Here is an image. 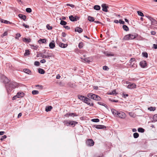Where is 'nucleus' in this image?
Here are the masks:
<instances>
[{
  "instance_id": "obj_43",
  "label": "nucleus",
  "mask_w": 157,
  "mask_h": 157,
  "mask_svg": "<svg viewBox=\"0 0 157 157\" xmlns=\"http://www.w3.org/2000/svg\"><path fill=\"white\" fill-rule=\"evenodd\" d=\"M153 120L154 121H157V114H155L153 116Z\"/></svg>"
},
{
  "instance_id": "obj_2",
  "label": "nucleus",
  "mask_w": 157,
  "mask_h": 157,
  "mask_svg": "<svg viewBox=\"0 0 157 157\" xmlns=\"http://www.w3.org/2000/svg\"><path fill=\"white\" fill-rule=\"evenodd\" d=\"M64 125L68 126H74L75 124L78 123L77 122L68 120H65L63 122Z\"/></svg>"
},
{
  "instance_id": "obj_1",
  "label": "nucleus",
  "mask_w": 157,
  "mask_h": 157,
  "mask_svg": "<svg viewBox=\"0 0 157 157\" xmlns=\"http://www.w3.org/2000/svg\"><path fill=\"white\" fill-rule=\"evenodd\" d=\"M17 83L14 82H11L7 83L6 85V88L8 93L11 91L13 90L17 86Z\"/></svg>"
},
{
  "instance_id": "obj_3",
  "label": "nucleus",
  "mask_w": 157,
  "mask_h": 157,
  "mask_svg": "<svg viewBox=\"0 0 157 157\" xmlns=\"http://www.w3.org/2000/svg\"><path fill=\"white\" fill-rule=\"evenodd\" d=\"M87 96L88 98L97 101H100L101 99L99 96L92 93H89Z\"/></svg>"
},
{
  "instance_id": "obj_25",
  "label": "nucleus",
  "mask_w": 157,
  "mask_h": 157,
  "mask_svg": "<svg viewBox=\"0 0 157 157\" xmlns=\"http://www.w3.org/2000/svg\"><path fill=\"white\" fill-rule=\"evenodd\" d=\"M38 72L42 74H43L45 73V71L42 69L39 68L38 69Z\"/></svg>"
},
{
  "instance_id": "obj_42",
  "label": "nucleus",
  "mask_w": 157,
  "mask_h": 157,
  "mask_svg": "<svg viewBox=\"0 0 157 157\" xmlns=\"http://www.w3.org/2000/svg\"><path fill=\"white\" fill-rule=\"evenodd\" d=\"M137 13H138V14L139 16H140L141 17H144V14L142 12L140 11H137Z\"/></svg>"
},
{
  "instance_id": "obj_24",
  "label": "nucleus",
  "mask_w": 157,
  "mask_h": 157,
  "mask_svg": "<svg viewBox=\"0 0 157 157\" xmlns=\"http://www.w3.org/2000/svg\"><path fill=\"white\" fill-rule=\"evenodd\" d=\"M151 25H157V21L153 18L151 21Z\"/></svg>"
},
{
  "instance_id": "obj_31",
  "label": "nucleus",
  "mask_w": 157,
  "mask_h": 157,
  "mask_svg": "<svg viewBox=\"0 0 157 157\" xmlns=\"http://www.w3.org/2000/svg\"><path fill=\"white\" fill-rule=\"evenodd\" d=\"M117 94V93H116L115 90H113L109 93V94L113 95H116Z\"/></svg>"
},
{
  "instance_id": "obj_51",
  "label": "nucleus",
  "mask_w": 157,
  "mask_h": 157,
  "mask_svg": "<svg viewBox=\"0 0 157 157\" xmlns=\"http://www.w3.org/2000/svg\"><path fill=\"white\" fill-rule=\"evenodd\" d=\"M40 64V62L38 61H36L35 62H34V65L35 66H39Z\"/></svg>"
},
{
  "instance_id": "obj_50",
  "label": "nucleus",
  "mask_w": 157,
  "mask_h": 157,
  "mask_svg": "<svg viewBox=\"0 0 157 157\" xmlns=\"http://www.w3.org/2000/svg\"><path fill=\"white\" fill-rule=\"evenodd\" d=\"M7 137V136L6 135H4L2 136L1 138L0 139V140L1 141H3L4 139H6Z\"/></svg>"
},
{
  "instance_id": "obj_16",
  "label": "nucleus",
  "mask_w": 157,
  "mask_h": 157,
  "mask_svg": "<svg viewBox=\"0 0 157 157\" xmlns=\"http://www.w3.org/2000/svg\"><path fill=\"white\" fill-rule=\"evenodd\" d=\"M38 42L39 44L42 43L46 44L47 43V40L46 39H40L39 40Z\"/></svg>"
},
{
  "instance_id": "obj_7",
  "label": "nucleus",
  "mask_w": 157,
  "mask_h": 157,
  "mask_svg": "<svg viewBox=\"0 0 157 157\" xmlns=\"http://www.w3.org/2000/svg\"><path fill=\"white\" fill-rule=\"evenodd\" d=\"M86 144L88 146H92L94 145V142L92 140L88 139L86 141Z\"/></svg>"
},
{
  "instance_id": "obj_56",
  "label": "nucleus",
  "mask_w": 157,
  "mask_h": 157,
  "mask_svg": "<svg viewBox=\"0 0 157 157\" xmlns=\"http://www.w3.org/2000/svg\"><path fill=\"white\" fill-rule=\"evenodd\" d=\"M156 32L154 31H151V35H155L156 34Z\"/></svg>"
},
{
  "instance_id": "obj_35",
  "label": "nucleus",
  "mask_w": 157,
  "mask_h": 157,
  "mask_svg": "<svg viewBox=\"0 0 157 157\" xmlns=\"http://www.w3.org/2000/svg\"><path fill=\"white\" fill-rule=\"evenodd\" d=\"M60 24L64 26L67 24V22L61 20L60 21Z\"/></svg>"
},
{
  "instance_id": "obj_48",
  "label": "nucleus",
  "mask_w": 157,
  "mask_h": 157,
  "mask_svg": "<svg viewBox=\"0 0 157 157\" xmlns=\"http://www.w3.org/2000/svg\"><path fill=\"white\" fill-rule=\"evenodd\" d=\"M135 60V59L134 58H132L130 60V65H132V63Z\"/></svg>"
},
{
  "instance_id": "obj_21",
  "label": "nucleus",
  "mask_w": 157,
  "mask_h": 157,
  "mask_svg": "<svg viewBox=\"0 0 157 157\" xmlns=\"http://www.w3.org/2000/svg\"><path fill=\"white\" fill-rule=\"evenodd\" d=\"M78 98L80 100L84 102L86 97L82 95H78Z\"/></svg>"
},
{
  "instance_id": "obj_41",
  "label": "nucleus",
  "mask_w": 157,
  "mask_h": 157,
  "mask_svg": "<svg viewBox=\"0 0 157 157\" xmlns=\"http://www.w3.org/2000/svg\"><path fill=\"white\" fill-rule=\"evenodd\" d=\"M21 36V34L19 33H17L16 34V36L15 37V38L17 39H18Z\"/></svg>"
},
{
  "instance_id": "obj_17",
  "label": "nucleus",
  "mask_w": 157,
  "mask_h": 157,
  "mask_svg": "<svg viewBox=\"0 0 157 157\" xmlns=\"http://www.w3.org/2000/svg\"><path fill=\"white\" fill-rule=\"evenodd\" d=\"M49 46L51 48L53 49L55 47V42L52 40L51 42L49 44Z\"/></svg>"
},
{
  "instance_id": "obj_40",
  "label": "nucleus",
  "mask_w": 157,
  "mask_h": 157,
  "mask_svg": "<svg viewBox=\"0 0 157 157\" xmlns=\"http://www.w3.org/2000/svg\"><path fill=\"white\" fill-rule=\"evenodd\" d=\"M143 56L147 58L148 56V54L146 52H144L142 54Z\"/></svg>"
},
{
  "instance_id": "obj_52",
  "label": "nucleus",
  "mask_w": 157,
  "mask_h": 157,
  "mask_svg": "<svg viewBox=\"0 0 157 157\" xmlns=\"http://www.w3.org/2000/svg\"><path fill=\"white\" fill-rule=\"evenodd\" d=\"M4 23L6 24H11V22H10L9 21H8L7 20H5L4 21Z\"/></svg>"
},
{
  "instance_id": "obj_23",
  "label": "nucleus",
  "mask_w": 157,
  "mask_h": 157,
  "mask_svg": "<svg viewBox=\"0 0 157 157\" xmlns=\"http://www.w3.org/2000/svg\"><path fill=\"white\" fill-rule=\"evenodd\" d=\"M23 41L24 42L29 43L31 42V39H27L26 38H23Z\"/></svg>"
},
{
  "instance_id": "obj_15",
  "label": "nucleus",
  "mask_w": 157,
  "mask_h": 157,
  "mask_svg": "<svg viewBox=\"0 0 157 157\" xmlns=\"http://www.w3.org/2000/svg\"><path fill=\"white\" fill-rule=\"evenodd\" d=\"M24 93L23 92H18L16 96H17V98H21L24 96Z\"/></svg>"
},
{
  "instance_id": "obj_36",
  "label": "nucleus",
  "mask_w": 157,
  "mask_h": 157,
  "mask_svg": "<svg viewBox=\"0 0 157 157\" xmlns=\"http://www.w3.org/2000/svg\"><path fill=\"white\" fill-rule=\"evenodd\" d=\"M29 50H27L25 51V52L24 54V56H25L29 54Z\"/></svg>"
},
{
  "instance_id": "obj_57",
  "label": "nucleus",
  "mask_w": 157,
  "mask_h": 157,
  "mask_svg": "<svg viewBox=\"0 0 157 157\" xmlns=\"http://www.w3.org/2000/svg\"><path fill=\"white\" fill-rule=\"evenodd\" d=\"M67 6H70L72 8H74L75 7V6L74 5L71 4H67Z\"/></svg>"
},
{
  "instance_id": "obj_37",
  "label": "nucleus",
  "mask_w": 157,
  "mask_h": 157,
  "mask_svg": "<svg viewBox=\"0 0 157 157\" xmlns=\"http://www.w3.org/2000/svg\"><path fill=\"white\" fill-rule=\"evenodd\" d=\"M39 92L36 90H33L32 91V94L33 95H36L38 94Z\"/></svg>"
},
{
  "instance_id": "obj_34",
  "label": "nucleus",
  "mask_w": 157,
  "mask_h": 157,
  "mask_svg": "<svg viewBox=\"0 0 157 157\" xmlns=\"http://www.w3.org/2000/svg\"><path fill=\"white\" fill-rule=\"evenodd\" d=\"M30 46L32 49L35 50H37L38 47V46H37L36 45L35 46L34 45H31Z\"/></svg>"
},
{
  "instance_id": "obj_5",
  "label": "nucleus",
  "mask_w": 157,
  "mask_h": 157,
  "mask_svg": "<svg viewBox=\"0 0 157 157\" xmlns=\"http://www.w3.org/2000/svg\"><path fill=\"white\" fill-rule=\"evenodd\" d=\"M117 116L116 117H119L122 119H124L126 117V115L125 113L121 111H119Z\"/></svg>"
},
{
  "instance_id": "obj_60",
  "label": "nucleus",
  "mask_w": 157,
  "mask_h": 157,
  "mask_svg": "<svg viewBox=\"0 0 157 157\" xmlns=\"http://www.w3.org/2000/svg\"><path fill=\"white\" fill-rule=\"evenodd\" d=\"M131 65L132 66V67H133L134 68L136 67V63H132V65Z\"/></svg>"
},
{
  "instance_id": "obj_6",
  "label": "nucleus",
  "mask_w": 157,
  "mask_h": 157,
  "mask_svg": "<svg viewBox=\"0 0 157 157\" xmlns=\"http://www.w3.org/2000/svg\"><path fill=\"white\" fill-rule=\"evenodd\" d=\"M84 102L91 106H93L94 105V104L92 102L90 98H89L87 97L86 98Z\"/></svg>"
},
{
  "instance_id": "obj_64",
  "label": "nucleus",
  "mask_w": 157,
  "mask_h": 157,
  "mask_svg": "<svg viewBox=\"0 0 157 157\" xmlns=\"http://www.w3.org/2000/svg\"><path fill=\"white\" fill-rule=\"evenodd\" d=\"M23 26L26 28H29V26H28L26 25H25V24L24 23L23 24Z\"/></svg>"
},
{
  "instance_id": "obj_4",
  "label": "nucleus",
  "mask_w": 157,
  "mask_h": 157,
  "mask_svg": "<svg viewBox=\"0 0 157 157\" xmlns=\"http://www.w3.org/2000/svg\"><path fill=\"white\" fill-rule=\"evenodd\" d=\"M137 35L136 34H128L125 35L124 39L125 40H132L135 39Z\"/></svg>"
},
{
  "instance_id": "obj_13",
  "label": "nucleus",
  "mask_w": 157,
  "mask_h": 157,
  "mask_svg": "<svg viewBox=\"0 0 157 157\" xmlns=\"http://www.w3.org/2000/svg\"><path fill=\"white\" fill-rule=\"evenodd\" d=\"M57 44L59 45L60 47L63 48H66L67 46V44H65L61 42H59V43L57 42Z\"/></svg>"
},
{
  "instance_id": "obj_58",
  "label": "nucleus",
  "mask_w": 157,
  "mask_h": 157,
  "mask_svg": "<svg viewBox=\"0 0 157 157\" xmlns=\"http://www.w3.org/2000/svg\"><path fill=\"white\" fill-rule=\"evenodd\" d=\"M64 28L65 29L68 30L70 29V28L67 25H65L63 26Z\"/></svg>"
},
{
  "instance_id": "obj_22",
  "label": "nucleus",
  "mask_w": 157,
  "mask_h": 157,
  "mask_svg": "<svg viewBox=\"0 0 157 157\" xmlns=\"http://www.w3.org/2000/svg\"><path fill=\"white\" fill-rule=\"evenodd\" d=\"M24 72L29 75L31 74V72L30 70L28 69H24L23 70Z\"/></svg>"
},
{
  "instance_id": "obj_38",
  "label": "nucleus",
  "mask_w": 157,
  "mask_h": 157,
  "mask_svg": "<svg viewBox=\"0 0 157 157\" xmlns=\"http://www.w3.org/2000/svg\"><path fill=\"white\" fill-rule=\"evenodd\" d=\"M128 114L131 117H135V115L134 113L133 112H129Z\"/></svg>"
},
{
  "instance_id": "obj_11",
  "label": "nucleus",
  "mask_w": 157,
  "mask_h": 157,
  "mask_svg": "<svg viewBox=\"0 0 157 157\" xmlns=\"http://www.w3.org/2000/svg\"><path fill=\"white\" fill-rule=\"evenodd\" d=\"M127 88L129 89H132L135 88L136 87V85L135 83H132L130 85H128L127 86Z\"/></svg>"
},
{
  "instance_id": "obj_12",
  "label": "nucleus",
  "mask_w": 157,
  "mask_h": 157,
  "mask_svg": "<svg viewBox=\"0 0 157 157\" xmlns=\"http://www.w3.org/2000/svg\"><path fill=\"white\" fill-rule=\"evenodd\" d=\"M94 126L96 128L98 129H104L106 128V127L105 126L102 125H95Z\"/></svg>"
},
{
  "instance_id": "obj_45",
  "label": "nucleus",
  "mask_w": 157,
  "mask_h": 157,
  "mask_svg": "<svg viewBox=\"0 0 157 157\" xmlns=\"http://www.w3.org/2000/svg\"><path fill=\"white\" fill-rule=\"evenodd\" d=\"M36 86L37 87V89H42L43 87L42 86L38 85H36Z\"/></svg>"
},
{
  "instance_id": "obj_55",
  "label": "nucleus",
  "mask_w": 157,
  "mask_h": 157,
  "mask_svg": "<svg viewBox=\"0 0 157 157\" xmlns=\"http://www.w3.org/2000/svg\"><path fill=\"white\" fill-rule=\"evenodd\" d=\"M98 104H99V105H103V106H105V105L107 106V105H105V104L104 105V103H103L101 102H98Z\"/></svg>"
},
{
  "instance_id": "obj_27",
  "label": "nucleus",
  "mask_w": 157,
  "mask_h": 157,
  "mask_svg": "<svg viewBox=\"0 0 157 157\" xmlns=\"http://www.w3.org/2000/svg\"><path fill=\"white\" fill-rule=\"evenodd\" d=\"M52 56V54L49 53L47 55H43V56L42 57L43 58H49V57H51Z\"/></svg>"
},
{
  "instance_id": "obj_14",
  "label": "nucleus",
  "mask_w": 157,
  "mask_h": 157,
  "mask_svg": "<svg viewBox=\"0 0 157 157\" xmlns=\"http://www.w3.org/2000/svg\"><path fill=\"white\" fill-rule=\"evenodd\" d=\"M111 112L112 114L115 117H117V114L118 113L119 111H117L116 110L114 109H111Z\"/></svg>"
},
{
  "instance_id": "obj_53",
  "label": "nucleus",
  "mask_w": 157,
  "mask_h": 157,
  "mask_svg": "<svg viewBox=\"0 0 157 157\" xmlns=\"http://www.w3.org/2000/svg\"><path fill=\"white\" fill-rule=\"evenodd\" d=\"M103 69L105 70H108L109 69V68L107 66H105L103 67Z\"/></svg>"
},
{
  "instance_id": "obj_30",
  "label": "nucleus",
  "mask_w": 157,
  "mask_h": 157,
  "mask_svg": "<svg viewBox=\"0 0 157 157\" xmlns=\"http://www.w3.org/2000/svg\"><path fill=\"white\" fill-rule=\"evenodd\" d=\"M138 131L139 132L143 133L144 132L145 130L142 128H139L138 129Z\"/></svg>"
},
{
  "instance_id": "obj_9",
  "label": "nucleus",
  "mask_w": 157,
  "mask_h": 157,
  "mask_svg": "<svg viewBox=\"0 0 157 157\" xmlns=\"http://www.w3.org/2000/svg\"><path fill=\"white\" fill-rule=\"evenodd\" d=\"M70 20L72 21H76L77 20L79 19V18L78 17L75 16V17H74L73 15H71L69 17Z\"/></svg>"
},
{
  "instance_id": "obj_54",
  "label": "nucleus",
  "mask_w": 157,
  "mask_h": 157,
  "mask_svg": "<svg viewBox=\"0 0 157 157\" xmlns=\"http://www.w3.org/2000/svg\"><path fill=\"white\" fill-rule=\"evenodd\" d=\"M83 47V44L82 43H80L78 44V47L80 48H81Z\"/></svg>"
},
{
  "instance_id": "obj_18",
  "label": "nucleus",
  "mask_w": 157,
  "mask_h": 157,
  "mask_svg": "<svg viewBox=\"0 0 157 157\" xmlns=\"http://www.w3.org/2000/svg\"><path fill=\"white\" fill-rule=\"evenodd\" d=\"M83 31L82 29L80 27H77L75 29V31L78 32L79 33H81Z\"/></svg>"
},
{
  "instance_id": "obj_62",
  "label": "nucleus",
  "mask_w": 157,
  "mask_h": 157,
  "mask_svg": "<svg viewBox=\"0 0 157 157\" xmlns=\"http://www.w3.org/2000/svg\"><path fill=\"white\" fill-rule=\"evenodd\" d=\"M119 23L121 24H124L125 23L124 22V21H122L121 20H119Z\"/></svg>"
},
{
  "instance_id": "obj_28",
  "label": "nucleus",
  "mask_w": 157,
  "mask_h": 157,
  "mask_svg": "<svg viewBox=\"0 0 157 157\" xmlns=\"http://www.w3.org/2000/svg\"><path fill=\"white\" fill-rule=\"evenodd\" d=\"M52 108V107L51 106H49L48 107H46L45 109V111L46 112H48L51 110Z\"/></svg>"
},
{
  "instance_id": "obj_26",
  "label": "nucleus",
  "mask_w": 157,
  "mask_h": 157,
  "mask_svg": "<svg viewBox=\"0 0 157 157\" xmlns=\"http://www.w3.org/2000/svg\"><path fill=\"white\" fill-rule=\"evenodd\" d=\"M94 9L96 10H100L101 7L99 5H96L94 6Z\"/></svg>"
},
{
  "instance_id": "obj_49",
  "label": "nucleus",
  "mask_w": 157,
  "mask_h": 157,
  "mask_svg": "<svg viewBox=\"0 0 157 157\" xmlns=\"http://www.w3.org/2000/svg\"><path fill=\"white\" fill-rule=\"evenodd\" d=\"M26 11L28 13H30L32 12V10L30 8H28L26 9Z\"/></svg>"
},
{
  "instance_id": "obj_29",
  "label": "nucleus",
  "mask_w": 157,
  "mask_h": 157,
  "mask_svg": "<svg viewBox=\"0 0 157 157\" xmlns=\"http://www.w3.org/2000/svg\"><path fill=\"white\" fill-rule=\"evenodd\" d=\"M88 19L89 21L90 22H93L94 20V17H91L90 16H89L88 17Z\"/></svg>"
},
{
  "instance_id": "obj_59",
  "label": "nucleus",
  "mask_w": 157,
  "mask_h": 157,
  "mask_svg": "<svg viewBox=\"0 0 157 157\" xmlns=\"http://www.w3.org/2000/svg\"><path fill=\"white\" fill-rule=\"evenodd\" d=\"M62 36L63 37H65L66 36V34L65 32H63L62 33Z\"/></svg>"
},
{
  "instance_id": "obj_61",
  "label": "nucleus",
  "mask_w": 157,
  "mask_h": 157,
  "mask_svg": "<svg viewBox=\"0 0 157 157\" xmlns=\"http://www.w3.org/2000/svg\"><path fill=\"white\" fill-rule=\"evenodd\" d=\"M46 62V60L44 59H43L40 61V62L42 63H44Z\"/></svg>"
},
{
  "instance_id": "obj_20",
  "label": "nucleus",
  "mask_w": 157,
  "mask_h": 157,
  "mask_svg": "<svg viewBox=\"0 0 157 157\" xmlns=\"http://www.w3.org/2000/svg\"><path fill=\"white\" fill-rule=\"evenodd\" d=\"M18 17L19 18L23 19L24 21H25L26 18V17L25 15L20 14L18 15Z\"/></svg>"
},
{
  "instance_id": "obj_32",
  "label": "nucleus",
  "mask_w": 157,
  "mask_h": 157,
  "mask_svg": "<svg viewBox=\"0 0 157 157\" xmlns=\"http://www.w3.org/2000/svg\"><path fill=\"white\" fill-rule=\"evenodd\" d=\"M123 28L125 31H126L129 30V28L128 27L125 25H124L123 26Z\"/></svg>"
},
{
  "instance_id": "obj_44",
  "label": "nucleus",
  "mask_w": 157,
  "mask_h": 157,
  "mask_svg": "<svg viewBox=\"0 0 157 157\" xmlns=\"http://www.w3.org/2000/svg\"><path fill=\"white\" fill-rule=\"evenodd\" d=\"M91 121L93 122H99V120L97 118L93 119H92Z\"/></svg>"
},
{
  "instance_id": "obj_33",
  "label": "nucleus",
  "mask_w": 157,
  "mask_h": 157,
  "mask_svg": "<svg viewBox=\"0 0 157 157\" xmlns=\"http://www.w3.org/2000/svg\"><path fill=\"white\" fill-rule=\"evenodd\" d=\"M148 109L150 111H154L155 110V107L151 106L148 108Z\"/></svg>"
},
{
  "instance_id": "obj_47",
  "label": "nucleus",
  "mask_w": 157,
  "mask_h": 157,
  "mask_svg": "<svg viewBox=\"0 0 157 157\" xmlns=\"http://www.w3.org/2000/svg\"><path fill=\"white\" fill-rule=\"evenodd\" d=\"M46 27L47 29L48 30H52V27L50 26V25L48 24H47L46 25Z\"/></svg>"
},
{
  "instance_id": "obj_63",
  "label": "nucleus",
  "mask_w": 157,
  "mask_h": 157,
  "mask_svg": "<svg viewBox=\"0 0 157 157\" xmlns=\"http://www.w3.org/2000/svg\"><path fill=\"white\" fill-rule=\"evenodd\" d=\"M153 48L155 49H157V44H153Z\"/></svg>"
},
{
  "instance_id": "obj_39",
  "label": "nucleus",
  "mask_w": 157,
  "mask_h": 157,
  "mask_svg": "<svg viewBox=\"0 0 157 157\" xmlns=\"http://www.w3.org/2000/svg\"><path fill=\"white\" fill-rule=\"evenodd\" d=\"M139 136V134L138 133L135 132L133 134V137L135 138H137Z\"/></svg>"
},
{
  "instance_id": "obj_10",
  "label": "nucleus",
  "mask_w": 157,
  "mask_h": 157,
  "mask_svg": "<svg viewBox=\"0 0 157 157\" xmlns=\"http://www.w3.org/2000/svg\"><path fill=\"white\" fill-rule=\"evenodd\" d=\"M101 7H102V10L105 12H108V7L105 4H103L101 5Z\"/></svg>"
},
{
  "instance_id": "obj_8",
  "label": "nucleus",
  "mask_w": 157,
  "mask_h": 157,
  "mask_svg": "<svg viewBox=\"0 0 157 157\" xmlns=\"http://www.w3.org/2000/svg\"><path fill=\"white\" fill-rule=\"evenodd\" d=\"M140 65L141 67L144 68L147 66V63L146 61L143 60L140 62Z\"/></svg>"
},
{
  "instance_id": "obj_46",
  "label": "nucleus",
  "mask_w": 157,
  "mask_h": 157,
  "mask_svg": "<svg viewBox=\"0 0 157 157\" xmlns=\"http://www.w3.org/2000/svg\"><path fill=\"white\" fill-rule=\"evenodd\" d=\"M145 17H147V18L148 19L151 21L152 20V19H153V18H152L151 16H149L148 15H145Z\"/></svg>"
},
{
  "instance_id": "obj_19",
  "label": "nucleus",
  "mask_w": 157,
  "mask_h": 157,
  "mask_svg": "<svg viewBox=\"0 0 157 157\" xmlns=\"http://www.w3.org/2000/svg\"><path fill=\"white\" fill-rule=\"evenodd\" d=\"M65 116L66 117H69V116L74 117V116H77V115L76 113H67L65 115Z\"/></svg>"
}]
</instances>
